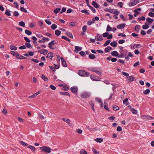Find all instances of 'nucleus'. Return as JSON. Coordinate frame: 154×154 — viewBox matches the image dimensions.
Listing matches in <instances>:
<instances>
[{"label":"nucleus","instance_id":"f257e3e1","mask_svg":"<svg viewBox=\"0 0 154 154\" xmlns=\"http://www.w3.org/2000/svg\"><path fill=\"white\" fill-rule=\"evenodd\" d=\"M119 52L120 53L119 56V57H124L126 56V54L127 53V51L125 49H123V47L122 46H120L119 48Z\"/></svg>","mask_w":154,"mask_h":154},{"label":"nucleus","instance_id":"f03ea898","mask_svg":"<svg viewBox=\"0 0 154 154\" xmlns=\"http://www.w3.org/2000/svg\"><path fill=\"white\" fill-rule=\"evenodd\" d=\"M88 70L95 72L97 74L99 75H101L102 73V72L101 71V69L100 68L91 67L89 68Z\"/></svg>","mask_w":154,"mask_h":154},{"label":"nucleus","instance_id":"7ed1b4c3","mask_svg":"<svg viewBox=\"0 0 154 154\" xmlns=\"http://www.w3.org/2000/svg\"><path fill=\"white\" fill-rule=\"evenodd\" d=\"M40 149L41 150L42 152H44L47 153H50L51 151V149L48 147L43 146L40 147Z\"/></svg>","mask_w":154,"mask_h":154},{"label":"nucleus","instance_id":"20e7f679","mask_svg":"<svg viewBox=\"0 0 154 154\" xmlns=\"http://www.w3.org/2000/svg\"><path fill=\"white\" fill-rule=\"evenodd\" d=\"M142 47V45L140 44H131L130 46V49L133 50L134 49L140 48Z\"/></svg>","mask_w":154,"mask_h":154},{"label":"nucleus","instance_id":"39448f33","mask_svg":"<svg viewBox=\"0 0 154 154\" xmlns=\"http://www.w3.org/2000/svg\"><path fill=\"white\" fill-rule=\"evenodd\" d=\"M139 2L140 0H134L131 2H129L128 5L130 7H132L135 6Z\"/></svg>","mask_w":154,"mask_h":154},{"label":"nucleus","instance_id":"423d86ee","mask_svg":"<svg viewBox=\"0 0 154 154\" xmlns=\"http://www.w3.org/2000/svg\"><path fill=\"white\" fill-rule=\"evenodd\" d=\"M91 93L89 92H84L81 94V97L83 98H88L91 95Z\"/></svg>","mask_w":154,"mask_h":154},{"label":"nucleus","instance_id":"0eeeda50","mask_svg":"<svg viewBox=\"0 0 154 154\" xmlns=\"http://www.w3.org/2000/svg\"><path fill=\"white\" fill-rule=\"evenodd\" d=\"M95 39L97 41H101L103 40V38L101 35L98 34H97L95 38Z\"/></svg>","mask_w":154,"mask_h":154},{"label":"nucleus","instance_id":"6e6552de","mask_svg":"<svg viewBox=\"0 0 154 154\" xmlns=\"http://www.w3.org/2000/svg\"><path fill=\"white\" fill-rule=\"evenodd\" d=\"M111 13L112 14H115L116 16H118L120 12L117 9H111Z\"/></svg>","mask_w":154,"mask_h":154},{"label":"nucleus","instance_id":"1a4fd4ad","mask_svg":"<svg viewBox=\"0 0 154 154\" xmlns=\"http://www.w3.org/2000/svg\"><path fill=\"white\" fill-rule=\"evenodd\" d=\"M90 78L93 81H98L100 80V79L98 77L94 75H91L90 76Z\"/></svg>","mask_w":154,"mask_h":154},{"label":"nucleus","instance_id":"9d476101","mask_svg":"<svg viewBox=\"0 0 154 154\" xmlns=\"http://www.w3.org/2000/svg\"><path fill=\"white\" fill-rule=\"evenodd\" d=\"M56 44V43L55 42L54 40H52L48 43V47L50 49H54V48L52 46Z\"/></svg>","mask_w":154,"mask_h":154},{"label":"nucleus","instance_id":"9b49d317","mask_svg":"<svg viewBox=\"0 0 154 154\" xmlns=\"http://www.w3.org/2000/svg\"><path fill=\"white\" fill-rule=\"evenodd\" d=\"M141 118L142 119L147 120H151L152 119V118L150 116H148V115H142L141 116Z\"/></svg>","mask_w":154,"mask_h":154},{"label":"nucleus","instance_id":"f8f14e48","mask_svg":"<svg viewBox=\"0 0 154 154\" xmlns=\"http://www.w3.org/2000/svg\"><path fill=\"white\" fill-rule=\"evenodd\" d=\"M38 52L39 53L44 55L46 54L48 52V50L45 49L39 50L38 51Z\"/></svg>","mask_w":154,"mask_h":154},{"label":"nucleus","instance_id":"ddd939ff","mask_svg":"<svg viewBox=\"0 0 154 154\" xmlns=\"http://www.w3.org/2000/svg\"><path fill=\"white\" fill-rule=\"evenodd\" d=\"M127 81L128 83H130L134 81V78L133 76H130L128 77L127 78Z\"/></svg>","mask_w":154,"mask_h":154},{"label":"nucleus","instance_id":"4468645a","mask_svg":"<svg viewBox=\"0 0 154 154\" xmlns=\"http://www.w3.org/2000/svg\"><path fill=\"white\" fill-rule=\"evenodd\" d=\"M128 107L129 108L130 111H131L134 114H135L137 113V110L132 108L131 106H128Z\"/></svg>","mask_w":154,"mask_h":154},{"label":"nucleus","instance_id":"2eb2a0df","mask_svg":"<svg viewBox=\"0 0 154 154\" xmlns=\"http://www.w3.org/2000/svg\"><path fill=\"white\" fill-rule=\"evenodd\" d=\"M125 25V23H122L120 24H119L117 26V28L118 29H124Z\"/></svg>","mask_w":154,"mask_h":154},{"label":"nucleus","instance_id":"dca6fc26","mask_svg":"<svg viewBox=\"0 0 154 154\" xmlns=\"http://www.w3.org/2000/svg\"><path fill=\"white\" fill-rule=\"evenodd\" d=\"M111 54L114 56L119 57V54L116 51H114L111 52Z\"/></svg>","mask_w":154,"mask_h":154},{"label":"nucleus","instance_id":"f3484780","mask_svg":"<svg viewBox=\"0 0 154 154\" xmlns=\"http://www.w3.org/2000/svg\"><path fill=\"white\" fill-rule=\"evenodd\" d=\"M53 53L52 52L48 53L47 54V57L48 59L52 60L53 57Z\"/></svg>","mask_w":154,"mask_h":154},{"label":"nucleus","instance_id":"a211bd4d","mask_svg":"<svg viewBox=\"0 0 154 154\" xmlns=\"http://www.w3.org/2000/svg\"><path fill=\"white\" fill-rule=\"evenodd\" d=\"M85 71L83 70H81L79 71L78 74L81 76H83L85 75Z\"/></svg>","mask_w":154,"mask_h":154},{"label":"nucleus","instance_id":"6ab92c4d","mask_svg":"<svg viewBox=\"0 0 154 154\" xmlns=\"http://www.w3.org/2000/svg\"><path fill=\"white\" fill-rule=\"evenodd\" d=\"M62 119L64 121L68 124L70 126H71V124L70 123V120L69 119L66 118H63Z\"/></svg>","mask_w":154,"mask_h":154},{"label":"nucleus","instance_id":"aec40b11","mask_svg":"<svg viewBox=\"0 0 154 154\" xmlns=\"http://www.w3.org/2000/svg\"><path fill=\"white\" fill-rule=\"evenodd\" d=\"M61 61L62 62L63 66L65 67H67V65L66 61L62 57H61Z\"/></svg>","mask_w":154,"mask_h":154},{"label":"nucleus","instance_id":"412c9836","mask_svg":"<svg viewBox=\"0 0 154 154\" xmlns=\"http://www.w3.org/2000/svg\"><path fill=\"white\" fill-rule=\"evenodd\" d=\"M71 89L72 92L75 93L77 92L78 88L76 87H73L71 88Z\"/></svg>","mask_w":154,"mask_h":154},{"label":"nucleus","instance_id":"4be33fe9","mask_svg":"<svg viewBox=\"0 0 154 154\" xmlns=\"http://www.w3.org/2000/svg\"><path fill=\"white\" fill-rule=\"evenodd\" d=\"M40 93V91H38L36 93L33 94L32 95L29 97L30 98H33L35 97L37 95L39 94Z\"/></svg>","mask_w":154,"mask_h":154},{"label":"nucleus","instance_id":"5701e85b","mask_svg":"<svg viewBox=\"0 0 154 154\" xmlns=\"http://www.w3.org/2000/svg\"><path fill=\"white\" fill-rule=\"evenodd\" d=\"M75 51L76 53H77L78 51H80L82 49V48L78 46H75Z\"/></svg>","mask_w":154,"mask_h":154},{"label":"nucleus","instance_id":"b1692460","mask_svg":"<svg viewBox=\"0 0 154 154\" xmlns=\"http://www.w3.org/2000/svg\"><path fill=\"white\" fill-rule=\"evenodd\" d=\"M146 20L148 23H152L154 21L153 19L150 17H147Z\"/></svg>","mask_w":154,"mask_h":154},{"label":"nucleus","instance_id":"393cba45","mask_svg":"<svg viewBox=\"0 0 154 154\" xmlns=\"http://www.w3.org/2000/svg\"><path fill=\"white\" fill-rule=\"evenodd\" d=\"M112 50V47L109 46H108L105 49V51L106 52H109L110 51Z\"/></svg>","mask_w":154,"mask_h":154},{"label":"nucleus","instance_id":"a878e982","mask_svg":"<svg viewBox=\"0 0 154 154\" xmlns=\"http://www.w3.org/2000/svg\"><path fill=\"white\" fill-rule=\"evenodd\" d=\"M94 140L96 141L97 143H101L103 141V139L102 138H98L95 139Z\"/></svg>","mask_w":154,"mask_h":154},{"label":"nucleus","instance_id":"bb28decb","mask_svg":"<svg viewBox=\"0 0 154 154\" xmlns=\"http://www.w3.org/2000/svg\"><path fill=\"white\" fill-rule=\"evenodd\" d=\"M110 45L114 47H116L117 45V43L114 41L113 42H112L110 43Z\"/></svg>","mask_w":154,"mask_h":154},{"label":"nucleus","instance_id":"cd10ccee","mask_svg":"<svg viewBox=\"0 0 154 154\" xmlns=\"http://www.w3.org/2000/svg\"><path fill=\"white\" fill-rule=\"evenodd\" d=\"M27 147L30 149L32 152H35V148L34 146H28Z\"/></svg>","mask_w":154,"mask_h":154},{"label":"nucleus","instance_id":"c85d7f7f","mask_svg":"<svg viewBox=\"0 0 154 154\" xmlns=\"http://www.w3.org/2000/svg\"><path fill=\"white\" fill-rule=\"evenodd\" d=\"M66 35H67L70 38H73V37L72 34L69 32H67L66 33Z\"/></svg>","mask_w":154,"mask_h":154},{"label":"nucleus","instance_id":"c756f323","mask_svg":"<svg viewBox=\"0 0 154 154\" xmlns=\"http://www.w3.org/2000/svg\"><path fill=\"white\" fill-rule=\"evenodd\" d=\"M92 5L93 6L96 8H97L99 7V5L95 1H93L92 2Z\"/></svg>","mask_w":154,"mask_h":154},{"label":"nucleus","instance_id":"7c9ffc66","mask_svg":"<svg viewBox=\"0 0 154 154\" xmlns=\"http://www.w3.org/2000/svg\"><path fill=\"white\" fill-rule=\"evenodd\" d=\"M140 28V26L138 25H137L135 26V30L136 31H137V32H139Z\"/></svg>","mask_w":154,"mask_h":154},{"label":"nucleus","instance_id":"2f4dec72","mask_svg":"<svg viewBox=\"0 0 154 154\" xmlns=\"http://www.w3.org/2000/svg\"><path fill=\"white\" fill-rule=\"evenodd\" d=\"M10 49L14 51H16L17 50V47L14 45H11L10 46Z\"/></svg>","mask_w":154,"mask_h":154},{"label":"nucleus","instance_id":"473e14b6","mask_svg":"<svg viewBox=\"0 0 154 154\" xmlns=\"http://www.w3.org/2000/svg\"><path fill=\"white\" fill-rule=\"evenodd\" d=\"M60 10H61L60 8H57L54 10V12L55 14H57L59 12H60Z\"/></svg>","mask_w":154,"mask_h":154},{"label":"nucleus","instance_id":"72a5a7b5","mask_svg":"<svg viewBox=\"0 0 154 154\" xmlns=\"http://www.w3.org/2000/svg\"><path fill=\"white\" fill-rule=\"evenodd\" d=\"M42 79L45 81H47L48 80V79L44 75H42Z\"/></svg>","mask_w":154,"mask_h":154},{"label":"nucleus","instance_id":"f704fd0d","mask_svg":"<svg viewBox=\"0 0 154 154\" xmlns=\"http://www.w3.org/2000/svg\"><path fill=\"white\" fill-rule=\"evenodd\" d=\"M112 28L109 25H108L107 26L106 31L107 32H110L112 31Z\"/></svg>","mask_w":154,"mask_h":154},{"label":"nucleus","instance_id":"c9c22d12","mask_svg":"<svg viewBox=\"0 0 154 154\" xmlns=\"http://www.w3.org/2000/svg\"><path fill=\"white\" fill-rule=\"evenodd\" d=\"M128 99L127 98H125L123 101V103L124 104L127 105L129 104L128 103Z\"/></svg>","mask_w":154,"mask_h":154},{"label":"nucleus","instance_id":"e433bc0d","mask_svg":"<svg viewBox=\"0 0 154 154\" xmlns=\"http://www.w3.org/2000/svg\"><path fill=\"white\" fill-rule=\"evenodd\" d=\"M25 33L28 35H29L32 34V32L29 30L26 29L25 30Z\"/></svg>","mask_w":154,"mask_h":154},{"label":"nucleus","instance_id":"4c0bfd02","mask_svg":"<svg viewBox=\"0 0 154 154\" xmlns=\"http://www.w3.org/2000/svg\"><path fill=\"white\" fill-rule=\"evenodd\" d=\"M150 92V90L147 89H146V90H145L144 91L143 93L147 95V94H149Z\"/></svg>","mask_w":154,"mask_h":154},{"label":"nucleus","instance_id":"58836bf2","mask_svg":"<svg viewBox=\"0 0 154 154\" xmlns=\"http://www.w3.org/2000/svg\"><path fill=\"white\" fill-rule=\"evenodd\" d=\"M51 28L53 30H55L57 28V26L55 24H53L51 25Z\"/></svg>","mask_w":154,"mask_h":154},{"label":"nucleus","instance_id":"ea45409f","mask_svg":"<svg viewBox=\"0 0 154 154\" xmlns=\"http://www.w3.org/2000/svg\"><path fill=\"white\" fill-rule=\"evenodd\" d=\"M89 57L90 59H95V58L96 57L94 54H90L89 55Z\"/></svg>","mask_w":154,"mask_h":154},{"label":"nucleus","instance_id":"a19ab883","mask_svg":"<svg viewBox=\"0 0 154 154\" xmlns=\"http://www.w3.org/2000/svg\"><path fill=\"white\" fill-rule=\"evenodd\" d=\"M55 34L56 35L59 36L60 35L61 32L60 30H56L55 31Z\"/></svg>","mask_w":154,"mask_h":154},{"label":"nucleus","instance_id":"79ce46f5","mask_svg":"<svg viewBox=\"0 0 154 154\" xmlns=\"http://www.w3.org/2000/svg\"><path fill=\"white\" fill-rule=\"evenodd\" d=\"M81 11L82 13L85 14L86 15H88L89 14V12L86 10H82Z\"/></svg>","mask_w":154,"mask_h":154},{"label":"nucleus","instance_id":"37998d69","mask_svg":"<svg viewBox=\"0 0 154 154\" xmlns=\"http://www.w3.org/2000/svg\"><path fill=\"white\" fill-rule=\"evenodd\" d=\"M80 154H88L87 152L84 149H82L80 151Z\"/></svg>","mask_w":154,"mask_h":154},{"label":"nucleus","instance_id":"c03bdc74","mask_svg":"<svg viewBox=\"0 0 154 154\" xmlns=\"http://www.w3.org/2000/svg\"><path fill=\"white\" fill-rule=\"evenodd\" d=\"M5 14L8 16H11V14L10 11L8 10H6L5 12Z\"/></svg>","mask_w":154,"mask_h":154},{"label":"nucleus","instance_id":"a18cd8bd","mask_svg":"<svg viewBox=\"0 0 154 154\" xmlns=\"http://www.w3.org/2000/svg\"><path fill=\"white\" fill-rule=\"evenodd\" d=\"M20 10L23 11V12L25 13H27V10L25 9L23 7H21L20 8Z\"/></svg>","mask_w":154,"mask_h":154},{"label":"nucleus","instance_id":"49530a36","mask_svg":"<svg viewBox=\"0 0 154 154\" xmlns=\"http://www.w3.org/2000/svg\"><path fill=\"white\" fill-rule=\"evenodd\" d=\"M113 109L114 110H117L119 109V107L118 106L116 105H114L113 106Z\"/></svg>","mask_w":154,"mask_h":154},{"label":"nucleus","instance_id":"de8ad7c7","mask_svg":"<svg viewBox=\"0 0 154 154\" xmlns=\"http://www.w3.org/2000/svg\"><path fill=\"white\" fill-rule=\"evenodd\" d=\"M61 38H62L65 39L66 40V41H67L68 42H70V40L69 39V38H67L66 37L64 36H62L61 37Z\"/></svg>","mask_w":154,"mask_h":154},{"label":"nucleus","instance_id":"09e8293b","mask_svg":"<svg viewBox=\"0 0 154 154\" xmlns=\"http://www.w3.org/2000/svg\"><path fill=\"white\" fill-rule=\"evenodd\" d=\"M60 94L62 95H69V94L67 92H61Z\"/></svg>","mask_w":154,"mask_h":154},{"label":"nucleus","instance_id":"8fccbe9b","mask_svg":"<svg viewBox=\"0 0 154 154\" xmlns=\"http://www.w3.org/2000/svg\"><path fill=\"white\" fill-rule=\"evenodd\" d=\"M149 28V26L148 25L145 24L144 25L142 26V28L143 29H146Z\"/></svg>","mask_w":154,"mask_h":154},{"label":"nucleus","instance_id":"3c124183","mask_svg":"<svg viewBox=\"0 0 154 154\" xmlns=\"http://www.w3.org/2000/svg\"><path fill=\"white\" fill-rule=\"evenodd\" d=\"M95 100L96 101L98 102L99 103H101L102 102L101 99L99 98L96 97L95 98Z\"/></svg>","mask_w":154,"mask_h":154},{"label":"nucleus","instance_id":"603ef678","mask_svg":"<svg viewBox=\"0 0 154 154\" xmlns=\"http://www.w3.org/2000/svg\"><path fill=\"white\" fill-rule=\"evenodd\" d=\"M19 24L20 26L24 27L25 26V23L23 21H21L19 22Z\"/></svg>","mask_w":154,"mask_h":154},{"label":"nucleus","instance_id":"864d4df0","mask_svg":"<svg viewBox=\"0 0 154 154\" xmlns=\"http://www.w3.org/2000/svg\"><path fill=\"white\" fill-rule=\"evenodd\" d=\"M110 40H107L106 41L105 43L103 45L104 46H106L108 45L110 43Z\"/></svg>","mask_w":154,"mask_h":154},{"label":"nucleus","instance_id":"5fc2aeb1","mask_svg":"<svg viewBox=\"0 0 154 154\" xmlns=\"http://www.w3.org/2000/svg\"><path fill=\"white\" fill-rule=\"evenodd\" d=\"M109 35V33L108 32H105L102 35L104 37H107V36Z\"/></svg>","mask_w":154,"mask_h":154},{"label":"nucleus","instance_id":"6e6d98bb","mask_svg":"<svg viewBox=\"0 0 154 154\" xmlns=\"http://www.w3.org/2000/svg\"><path fill=\"white\" fill-rule=\"evenodd\" d=\"M117 5L120 8H122L123 6V3L122 2H119L118 3Z\"/></svg>","mask_w":154,"mask_h":154},{"label":"nucleus","instance_id":"4d7b16f0","mask_svg":"<svg viewBox=\"0 0 154 154\" xmlns=\"http://www.w3.org/2000/svg\"><path fill=\"white\" fill-rule=\"evenodd\" d=\"M45 21L46 23L48 25H50L51 24V22L49 20L46 19L45 20Z\"/></svg>","mask_w":154,"mask_h":154},{"label":"nucleus","instance_id":"13d9d810","mask_svg":"<svg viewBox=\"0 0 154 154\" xmlns=\"http://www.w3.org/2000/svg\"><path fill=\"white\" fill-rule=\"evenodd\" d=\"M42 39L43 40V42H45V41H48L50 40V39L48 38L43 37Z\"/></svg>","mask_w":154,"mask_h":154},{"label":"nucleus","instance_id":"bf43d9fd","mask_svg":"<svg viewBox=\"0 0 154 154\" xmlns=\"http://www.w3.org/2000/svg\"><path fill=\"white\" fill-rule=\"evenodd\" d=\"M138 20H139L140 21H141V20L144 21V20H145L146 18H145L144 17L142 16V17H140V18H138Z\"/></svg>","mask_w":154,"mask_h":154},{"label":"nucleus","instance_id":"052dcab7","mask_svg":"<svg viewBox=\"0 0 154 154\" xmlns=\"http://www.w3.org/2000/svg\"><path fill=\"white\" fill-rule=\"evenodd\" d=\"M89 8L93 11V13H95L96 12L95 9L93 7L91 6L89 7Z\"/></svg>","mask_w":154,"mask_h":154},{"label":"nucleus","instance_id":"680f3d73","mask_svg":"<svg viewBox=\"0 0 154 154\" xmlns=\"http://www.w3.org/2000/svg\"><path fill=\"white\" fill-rule=\"evenodd\" d=\"M20 143L23 146H26L28 145L27 143H25L24 142H23V141H20Z\"/></svg>","mask_w":154,"mask_h":154},{"label":"nucleus","instance_id":"e2e57ef3","mask_svg":"<svg viewBox=\"0 0 154 154\" xmlns=\"http://www.w3.org/2000/svg\"><path fill=\"white\" fill-rule=\"evenodd\" d=\"M104 108L106 110H109V109L108 108L107 104L106 103H104Z\"/></svg>","mask_w":154,"mask_h":154},{"label":"nucleus","instance_id":"0e129e2a","mask_svg":"<svg viewBox=\"0 0 154 154\" xmlns=\"http://www.w3.org/2000/svg\"><path fill=\"white\" fill-rule=\"evenodd\" d=\"M148 15L151 17H154V13L152 12H150L149 13Z\"/></svg>","mask_w":154,"mask_h":154},{"label":"nucleus","instance_id":"69168bd1","mask_svg":"<svg viewBox=\"0 0 154 154\" xmlns=\"http://www.w3.org/2000/svg\"><path fill=\"white\" fill-rule=\"evenodd\" d=\"M99 19V17L97 16L95 17L94 18H93L92 20L94 21V22L95 20H98Z\"/></svg>","mask_w":154,"mask_h":154},{"label":"nucleus","instance_id":"338daca9","mask_svg":"<svg viewBox=\"0 0 154 154\" xmlns=\"http://www.w3.org/2000/svg\"><path fill=\"white\" fill-rule=\"evenodd\" d=\"M125 42L124 40H120L119 41L118 43L119 44H122L124 43Z\"/></svg>","mask_w":154,"mask_h":154},{"label":"nucleus","instance_id":"774afa93","mask_svg":"<svg viewBox=\"0 0 154 154\" xmlns=\"http://www.w3.org/2000/svg\"><path fill=\"white\" fill-rule=\"evenodd\" d=\"M14 15L15 17H18L19 15V13L17 11H14Z\"/></svg>","mask_w":154,"mask_h":154}]
</instances>
